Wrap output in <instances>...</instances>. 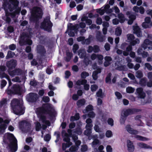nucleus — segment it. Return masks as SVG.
<instances>
[{
  "instance_id": "obj_1",
  "label": "nucleus",
  "mask_w": 152,
  "mask_h": 152,
  "mask_svg": "<svg viewBox=\"0 0 152 152\" xmlns=\"http://www.w3.org/2000/svg\"><path fill=\"white\" fill-rule=\"evenodd\" d=\"M10 105L13 113L16 115H22L24 113L23 104L18 99L14 98L11 101Z\"/></svg>"
},
{
  "instance_id": "obj_2",
  "label": "nucleus",
  "mask_w": 152,
  "mask_h": 152,
  "mask_svg": "<svg viewBox=\"0 0 152 152\" xmlns=\"http://www.w3.org/2000/svg\"><path fill=\"white\" fill-rule=\"evenodd\" d=\"M43 15L42 12L39 7L34 8L31 11L30 20L31 22H38L42 19Z\"/></svg>"
},
{
  "instance_id": "obj_3",
  "label": "nucleus",
  "mask_w": 152,
  "mask_h": 152,
  "mask_svg": "<svg viewBox=\"0 0 152 152\" xmlns=\"http://www.w3.org/2000/svg\"><path fill=\"white\" fill-rule=\"evenodd\" d=\"M7 138L10 142L9 146L11 152H15L18 150L17 140L14 135L8 133L7 134Z\"/></svg>"
},
{
  "instance_id": "obj_4",
  "label": "nucleus",
  "mask_w": 152,
  "mask_h": 152,
  "mask_svg": "<svg viewBox=\"0 0 152 152\" xmlns=\"http://www.w3.org/2000/svg\"><path fill=\"white\" fill-rule=\"evenodd\" d=\"M53 23L50 20V17L47 16L44 18L43 20L40 23V28L48 32H51L52 31Z\"/></svg>"
},
{
  "instance_id": "obj_5",
  "label": "nucleus",
  "mask_w": 152,
  "mask_h": 152,
  "mask_svg": "<svg viewBox=\"0 0 152 152\" xmlns=\"http://www.w3.org/2000/svg\"><path fill=\"white\" fill-rule=\"evenodd\" d=\"M54 111V110L49 103L44 104L42 107L40 109V112L48 114L50 119H52L55 116V112Z\"/></svg>"
},
{
  "instance_id": "obj_6",
  "label": "nucleus",
  "mask_w": 152,
  "mask_h": 152,
  "mask_svg": "<svg viewBox=\"0 0 152 152\" xmlns=\"http://www.w3.org/2000/svg\"><path fill=\"white\" fill-rule=\"evenodd\" d=\"M7 93L9 95L18 94L21 95L22 93L21 88L19 85L14 84L11 87V89L7 88Z\"/></svg>"
},
{
  "instance_id": "obj_7",
  "label": "nucleus",
  "mask_w": 152,
  "mask_h": 152,
  "mask_svg": "<svg viewBox=\"0 0 152 152\" xmlns=\"http://www.w3.org/2000/svg\"><path fill=\"white\" fill-rule=\"evenodd\" d=\"M78 55L79 56L80 58H84V61L86 66L88 64H92V61L90 58L86 56V51L83 49H80L78 50Z\"/></svg>"
},
{
  "instance_id": "obj_8",
  "label": "nucleus",
  "mask_w": 152,
  "mask_h": 152,
  "mask_svg": "<svg viewBox=\"0 0 152 152\" xmlns=\"http://www.w3.org/2000/svg\"><path fill=\"white\" fill-rule=\"evenodd\" d=\"M19 126L20 129L27 132L30 129L31 124L29 122L23 120L19 122Z\"/></svg>"
},
{
  "instance_id": "obj_9",
  "label": "nucleus",
  "mask_w": 152,
  "mask_h": 152,
  "mask_svg": "<svg viewBox=\"0 0 152 152\" xmlns=\"http://www.w3.org/2000/svg\"><path fill=\"white\" fill-rule=\"evenodd\" d=\"M38 95L34 93H30L27 95V100L29 102L34 103L36 102L39 99Z\"/></svg>"
},
{
  "instance_id": "obj_10",
  "label": "nucleus",
  "mask_w": 152,
  "mask_h": 152,
  "mask_svg": "<svg viewBox=\"0 0 152 152\" xmlns=\"http://www.w3.org/2000/svg\"><path fill=\"white\" fill-rule=\"evenodd\" d=\"M141 110L138 109H127L124 110L122 112L121 114L126 117L130 115L135 113H136L140 112Z\"/></svg>"
},
{
  "instance_id": "obj_11",
  "label": "nucleus",
  "mask_w": 152,
  "mask_h": 152,
  "mask_svg": "<svg viewBox=\"0 0 152 152\" xmlns=\"http://www.w3.org/2000/svg\"><path fill=\"white\" fill-rule=\"evenodd\" d=\"M7 67H0V78H5L7 80H10V77L4 72L7 70Z\"/></svg>"
},
{
  "instance_id": "obj_12",
  "label": "nucleus",
  "mask_w": 152,
  "mask_h": 152,
  "mask_svg": "<svg viewBox=\"0 0 152 152\" xmlns=\"http://www.w3.org/2000/svg\"><path fill=\"white\" fill-rule=\"evenodd\" d=\"M136 92L138 98L144 99L145 96V94L143 91V89L142 88H137L136 90Z\"/></svg>"
},
{
  "instance_id": "obj_13",
  "label": "nucleus",
  "mask_w": 152,
  "mask_h": 152,
  "mask_svg": "<svg viewBox=\"0 0 152 152\" xmlns=\"http://www.w3.org/2000/svg\"><path fill=\"white\" fill-rule=\"evenodd\" d=\"M37 52L41 56H43L46 53V51L44 46L40 45L37 46Z\"/></svg>"
},
{
  "instance_id": "obj_14",
  "label": "nucleus",
  "mask_w": 152,
  "mask_h": 152,
  "mask_svg": "<svg viewBox=\"0 0 152 152\" xmlns=\"http://www.w3.org/2000/svg\"><path fill=\"white\" fill-rule=\"evenodd\" d=\"M39 117L40 120L42 121V123L45 124L47 126H49L50 125V123L48 120H46V117L43 115L42 114H40L39 115Z\"/></svg>"
},
{
  "instance_id": "obj_15",
  "label": "nucleus",
  "mask_w": 152,
  "mask_h": 152,
  "mask_svg": "<svg viewBox=\"0 0 152 152\" xmlns=\"http://www.w3.org/2000/svg\"><path fill=\"white\" fill-rule=\"evenodd\" d=\"M126 128L127 131L132 134H136L138 133V131L137 130L134 129L131 127L129 125H128L126 126Z\"/></svg>"
},
{
  "instance_id": "obj_16",
  "label": "nucleus",
  "mask_w": 152,
  "mask_h": 152,
  "mask_svg": "<svg viewBox=\"0 0 152 152\" xmlns=\"http://www.w3.org/2000/svg\"><path fill=\"white\" fill-rule=\"evenodd\" d=\"M148 45L152 46V41L146 39L144 40L143 44L141 45V47L143 48L144 50H145L147 48Z\"/></svg>"
},
{
  "instance_id": "obj_17",
  "label": "nucleus",
  "mask_w": 152,
  "mask_h": 152,
  "mask_svg": "<svg viewBox=\"0 0 152 152\" xmlns=\"http://www.w3.org/2000/svg\"><path fill=\"white\" fill-rule=\"evenodd\" d=\"M128 150L129 152H133L134 149V147L132 142L130 140L127 141Z\"/></svg>"
},
{
  "instance_id": "obj_18",
  "label": "nucleus",
  "mask_w": 152,
  "mask_h": 152,
  "mask_svg": "<svg viewBox=\"0 0 152 152\" xmlns=\"http://www.w3.org/2000/svg\"><path fill=\"white\" fill-rule=\"evenodd\" d=\"M134 33L136 34L137 36L140 37L142 36V34L140 28L138 26L133 27Z\"/></svg>"
},
{
  "instance_id": "obj_19",
  "label": "nucleus",
  "mask_w": 152,
  "mask_h": 152,
  "mask_svg": "<svg viewBox=\"0 0 152 152\" xmlns=\"http://www.w3.org/2000/svg\"><path fill=\"white\" fill-rule=\"evenodd\" d=\"M105 61L104 63V65L105 66H109L111 63L112 61V58L110 56H106L104 58Z\"/></svg>"
},
{
  "instance_id": "obj_20",
  "label": "nucleus",
  "mask_w": 152,
  "mask_h": 152,
  "mask_svg": "<svg viewBox=\"0 0 152 152\" xmlns=\"http://www.w3.org/2000/svg\"><path fill=\"white\" fill-rule=\"evenodd\" d=\"M20 43L22 45H25L26 44L29 45H31L32 43V41L31 39L27 38L26 40L22 39L20 41Z\"/></svg>"
},
{
  "instance_id": "obj_21",
  "label": "nucleus",
  "mask_w": 152,
  "mask_h": 152,
  "mask_svg": "<svg viewBox=\"0 0 152 152\" xmlns=\"http://www.w3.org/2000/svg\"><path fill=\"white\" fill-rule=\"evenodd\" d=\"M17 62L16 60L12 59L7 63V66H16Z\"/></svg>"
},
{
  "instance_id": "obj_22",
  "label": "nucleus",
  "mask_w": 152,
  "mask_h": 152,
  "mask_svg": "<svg viewBox=\"0 0 152 152\" xmlns=\"http://www.w3.org/2000/svg\"><path fill=\"white\" fill-rule=\"evenodd\" d=\"M68 28L70 31L74 30L76 33L79 31L77 24L75 26H73L72 23H70L69 25L68 26Z\"/></svg>"
},
{
  "instance_id": "obj_23",
  "label": "nucleus",
  "mask_w": 152,
  "mask_h": 152,
  "mask_svg": "<svg viewBox=\"0 0 152 152\" xmlns=\"http://www.w3.org/2000/svg\"><path fill=\"white\" fill-rule=\"evenodd\" d=\"M9 68L7 72L11 76L13 77L16 75L15 69L13 70V67H8ZM15 67H14L15 68Z\"/></svg>"
},
{
  "instance_id": "obj_24",
  "label": "nucleus",
  "mask_w": 152,
  "mask_h": 152,
  "mask_svg": "<svg viewBox=\"0 0 152 152\" xmlns=\"http://www.w3.org/2000/svg\"><path fill=\"white\" fill-rule=\"evenodd\" d=\"M96 37L97 41L100 42H102L104 40L103 36L101 34V32L99 31L97 32Z\"/></svg>"
},
{
  "instance_id": "obj_25",
  "label": "nucleus",
  "mask_w": 152,
  "mask_h": 152,
  "mask_svg": "<svg viewBox=\"0 0 152 152\" xmlns=\"http://www.w3.org/2000/svg\"><path fill=\"white\" fill-rule=\"evenodd\" d=\"M62 134H64V136L65 137H64L63 139V140L64 141L67 142H68L70 141V139L69 138L70 137L69 136V135L68 133H66L64 130L62 131Z\"/></svg>"
},
{
  "instance_id": "obj_26",
  "label": "nucleus",
  "mask_w": 152,
  "mask_h": 152,
  "mask_svg": "<svg viewBox=\"0 0 152 152\" xmlns=\"http://www.w3.org/2000/svg\"><path fill=\"white\" fill-rule=\"evenodd\" d=\"M138 146L140 148H144L145 149H152V147L146 144L140 143L138 144Z\"/></svg>"
},
{
  "instance_id": "obj_27",
  "label": "nucleus",
  "mask_w": 152,
  "mask_h": 152,
  "mask_svg": "<svg viewBox=\"0 0 152 152\" xmlns=\"http://www.w3.org/2000/svg\"><path fill=\"white\" fill-rule=\"evenodd\" d=\"M129 20L128 21V23L129 25L132 24L133 21L136 19V16L134 14H131L129 16Z\"/></svg>"
},
{
  "instance_id": "obj_28",
  "label": "nucleus",
  "mask_w": 152,
  "mask_h": 152,
  "mask_svg": "<svg viewBox=\"0 0 152 152\" xmlns=\"http://www.w3.org/2000/svg\"><path fill=\"white\" fill-rule=\"evenodd\" d=\"M73 133L77 134L78 135H81L82 133V131L80 127H77L75 129L72 130Z\"/></svg>"
},
{
  "instance_id": "obj_29",
  "label": "nucleus",
  "mask_w": 152,
  "mask_h": 152,
  "mask_svg": "<svg viewBox=\"0 0 152 152\" xmlns=\"http://www.w3.org/2000/svg\"><path fill=\"white\" fill-rule=\"evenodd\" d=\"M93 109V107L91 105L89 104L86 107L85 109L83 110V113H86L92 110Z\"/></svg>"
},
{
  "instance_id": "obj_30",
  "label": "nucleus",
  "mask_w": 152,
  "mask_h": 152,
  "mask_svg": "<svg viewBox=\"0 0 152 152\" xmlns=\"http://www.w3.org/2000/svg\"><path fill=\"white\" fill-rule=\"evenodd\" d=\"M86 100L84 99H82L78 100L77 102V105L79 107L83 106L85 104Z\"/></svg>"
},
{
  "instance_id": "obj_31",
  "label": "nucleus",
  "mask_w": 152,
  "mask_h": 152,
  "mask_svg": "<svg viewBox=\"0 0 152 152\" xmlns=\"http://www.w3.org/2000/svg\"><path fill=\"white\" fill-rule=\"evenodd\" d=\"M147 80L146 78L145 77L142 78L140 80L139 84L142 86H145L146 85Z\"/></svg>"
},
{
  "instance_id": "obj_32",
  "label": "nucleus",
  "mask_w": 152,
  "mask_h": 152,
  "mask_svg": "<svg viewBox=\"0 0 152 152\" xmlns=\"http://www.w3.org/2000/svg\"><path fill=\"white\" fill-rule=\"evenodd\" d=\"M110 7V6L108 4L106 5L104 7V10L105 12L107 14L110 13L113 11L112 9H109Z\"/></svg>"
},
{
  "instance_id": "obj_33",
  "label": "nucleus",
  "mask_w": 152,
  "mask_h": 152,
  "mask_svg": "<svg viewBox=\"0 0 152 152\" xmlns=\"http://www.w3.org/2000/svg\"><path fill=\"white\" fill-rule=\"evenodd\" d=\"M7 127V125L4 124L0 125V134H2L4 133V130Z\"/></svg>"
},
{
  "instance_id": "obj_34",
  "label": "nucleus",
  "mask_w": 152,
  "mask_h": 152,
  "mask_svg": "<svg viewBox=\"0 0 152 152\" xmlns=\"http://www.w3.org/2000/svg\"><path fill=\"white\" fill-rule=\"evenodd\" d=\"M66 57L65 60L67 62L71 60L72 57V56L73 54L72 52H69L66 51Z\"/></svg>"
},
{
  "instance_id": "obj_35",
  "label": "nucleus",
  "mask_w": 152,
  "mask_h": 152,
  "mask_svg": "<svg viewBox=\"0 0 152 152\" xmlns=\"http://www.w3.org/2000/svg\"><path fill=\"white\" fill-rule=\"evenodd\" d=\"M15 72H16V75H22V76H25V72L24 71H23L21 69H15Z\"/></svg>"
},
{
  "instance_id": "obj_36",
  "label": "nucleus",
  "mask_w": 152,
  "mask_h": 152,
  "mask_svg": "<svg viewBox=\"0 0 152 152\" xmlns=\"http://www.w3.org/2000/svg\"><path fill=\"white\" fill-rule=\"evenodd\" d=\"M103 57L102 55L96 54V59L98 60L99 64H102V60L103 59Z\"/></svg>"
},
{
  "instance_id": "obj_37",
  "label": "nucleus",
  "mask_w": 152,
  "mask_h": 152,
  "mask_svg": "<svg viewBox=\"0 0 152 152\" xmlns=\"http://www.w3.org/2000/svg\"><path fill=\"white\" fill-rule=\"evenodd\" d=\"M87 82V80L86 79L78 80L76 83V84L78 86H80L81 85H83L86 83Z\"/></svg>"
},
{
  "instance_id": "obj_38",
  "label": "nucleus",
  "mask_w": 152,
  "mask_h": 152,
  "mask_svg": "<svg viewBox=\"0 0 152 152\" xmlns=\"http://www.w3.org/2000/svg\"><path fill=\"white\" fill-rule=\"evenodd\" d=\"M15 55V53L14 52L10 50H9L8 51L7 55L6 57V58L7 59H8L10 58H12Z\"/></svg>"
},
{
  "instance_id": "obj_39",
  "label": "nucleus",
  "mask_w": 152,
  "mask_h": 152,
  "mask_svg": "<svg viewBox=\"0 0 152 152\" xmlns=\"http://www.w3.org/2000/svg\"><path fill=\"white\" fill-rule=\"evenodd\" d=\"M118 17L120 19V21L121 23H123L125 20L124 15L122 13L119 14L118 15Z\"/></svg>"
},
{
  "instance_id": "obj_40",
  "label": "nucleus",
  "mask_w": 152,
  "mask_h": 152,
  "mask_svg": "<svg viewBox=\"0 0 152 152\" xmlns=\"http://www.w3.org/2000/svg\"><path fill=\"white\" fill-rule=\"evenodd\" d=\"M104 94L102 92V90L99 89L96 93V95L98 97H99L101 98H103L104 97Z\"/></svg>"
},
{
  "instance_id": "obj_41",
  "label": "nucleus",
  "mask_w": 152,
  "mask_h": 152,
  "mask_svg": "<svg viewBox=\"0 0 152 152\" xmlns=\"http://www.w3.org/2000/svg\"><path fill=\"white\" fill-rule=\"evenodd\" d=\"M104 137V134L103 132L100 133L99 132H96V138L102 139Z\"/></svg>"
},
{
  "instance_id": "obj_42",
  "label": "nucleus",
  "mask_w": 152,
  "mask_h": 152,
  "mask_svg": "<svg viewBox=\"0 0 152 152\" xmlns=\"http://www.w3.org/2000/svg\"><path fill=\"white\" fill-rule=\"evenodd\" d=\"M91 42V39L90 37V36L89 37L86 39H84V41L82 42L83 45H89Z\"/></svg>"
},
{
  "instance_id": "obj_43",
  "label": "nucleus",
  "mask_w": 152,
  "mask_h": 152,
  "mask_svg": "<svg viewBox=\"0 0 152 152\" xmlns=\"http://www.w3.org/2000/svg\"><path fill=\"white\" fill-rule=\"evenodd\" d=\"M7 104V99L3 98L0 102V108H1L3 106Z\"/></svg>"
},
{
  "instance_id": "obj_44",
  "label": "nucleus",
  "mask_w": 152,
  "mask_h": 152,
  "mask_svg": "<svg viewBox=\"0 0 152 152\" xmlns=\"http://www.w3.org/2000/svg\"><path fill=\"white\" fill-rule=\"evenodd\" d=\"M122 33L121 28L120 27H118L115 29V34L117 36H120Z\"/></svg>"
},
{
  "instance_id": "obj_45",
  "label": "nucleus",
  "mask_w": 152,
  "mask_h": 152,
  "mask_svg": "<svg viewBox=\"0 0 152 152\" xmlns=\"http://www.w3.org/2000/svg\"><path fill=\"white\" fill-rule=\"evenodd\" d=\"M89 75V74L88 72H87L85 71H83L82 72L81 74V77L85 79Z\"/></svg>"
},
{
  "instance_id": "obj_46",
  "label": "nucleus",
  "mask_w": 152,
  "mask_h": 152,
  "mask_svg": "<svg viewBox=\"0 0 152 152\" xmlns=\"http://www.w3.org/2000/svg\"><path fill=\"white\" fill-rule=\"evenodd\" d=\"M92 51L95 53V45H94L93 47L91 46H89L88 49L87 50V52L88 53H91Z\"/></svg>"
},
{
  "instance_id": "obj_47",
  "label": "nucleus",
  "mask_w": 152,
  "mask_h": 152,
  "mask_svg": "<svg viewBox=\"0 0 152 152\" xmlns=\"http://www.w3.org/2000/svg\"><path fill=\"white\" fill-rule=\"evenodd\" d=\"M78 148L75 145L71 146L69 149V151L70 152H75L77 151Z\"/></svg>"
},
{
  "instance_id": "obj_48",
  "label": "nucleus",
  "mask_w": 152,
  "mask_h": 152,
  "mask_svg": "<svg viewBox=\"0 0 152 152\" xmlns=\"http://www.w3.org/2000/svg\"><path fill=\"white\" fill-rule=\"evenodd\" d=\"M135 89L131 87H128L126 88V91L127 93H132L134 91Z\"/></svg>"
},
{
  "instance_id": "obj_49",
  "label": "nucleus",
  "mask_w": 152,
  "mask_h": 152,
  "mask_svg": "<svg viewBox=\"0 0 152 152\" xmlns=\"http://www.w3.org/2000/svg\"><path fill=\"white\" fill-rule=\"evenodd\" d=\"M112 76L111 73H109L106 77L105 79L106 82L107 83H111L110 77Z\"/></svg>"
},
{
  "instance_id": "obj_50",
  "label": "nucleus",
  "mask_w": 152,
  "mask_h": 152,
  "mask_svg": "<svg viewBox=\"0 0 152 152\" xmlns=\"http://www.w3.org/2000/svg\"><path fill=\"white\" fill-rule=\"evenodd\" d=\"M143 73L140 71H137L136 73V76L138 78H141L143 77Z\"/></svg>"
},
{
  "instance_id": "obj_51",
  "label": "nucleus",
  "mask_w": 152,
  "mask_h": 152,
  "mask_svg": "<svg viewBox=\"0 0 152 152\" xmlns=\"http://www.w3.org/2000/svg\"><path fill=\"white\" fill-rule=\"evenodd\" d=\"M79 48V45L77 44H75L73 45L72 50L74 53H77V50Z\"/></svg>"
},
{
  "instance_id": "obj_52",
  "label": "nucleus",
  "mask_w": 152,
  "mask_h": 152,
  "mask_svg": "<svg viewBox=\"0 0 152 152\" xmlns=\"http://www.w3.org/2000/svg\"><path fill=\"white\" fill-rule=\"evenodd\" d=\"M78 30L80 28H84L86 26V24L84 23L81 22L79 24H77Z\"/></svg>"
},
{
  "instance_id": "obj_53",
  "label": "nucleus",
  "mask_w": 152,
  "mask_h": 152,
  "mask_svg": "<svg viewBox=\"0 0 152 152\" xmlns=\"http://www.w3.org/2000/svg\"><path fill=\"white\" fill-rule=\"evenodd\" d=\"M41 128V125L40 123L37 122L35 125V130L37 131H39L40 129Z\"/></svg>"
},
{
  "instance_id": "obj_54",
  "label": "nucleus",
  "mask_w": 152,
  "mask_h": 152,
  "mask_svg": "<svg viewBox=\"0 0 152 152\" xmlns=\"http://www.w3.org/2000/svg\"><path fill=\"white\" fill-rule=\"evenodd\" d=\"M88 149V147L86 145H81V151L82 152H85L87 151Z\"/></svg>"
},
{
  "instance_id": "obj_55",
  "label": "nucleus",
  "mask_w": 152,
  "mask_h": 152,
  "mask_svg": "<svg viewBox=\"0 0 152 152\" xmlns=\"http://www.w3.org/2000/svg\"><path fill=\"white\" fill-rule=\"evenodd\" d=\"M142 27L145 28H149L151 27V25L150 23L145 22H143L142 24Z\"/></svg>"
},
{
  "instance_id": "obj_56",
  "label": "nucleus",
  "mask_w": 152,
  "mask_h": 152,
  "mask_svg": "<svg viewBox=\"0 0 152 152\" xmlns=\"http://www.w3.org/2000/svg\"><path fill=\"white\" fill-rule=\"evenodd\" d=\"M44 139L45 141L48 142L51 139V136L50 134H47L44 137Z\"/></svg>"
},
{
  "instance_id": "obj_57",
  "label": "nucleus",
  "mask_w": 152,
  "mask_h": 152,
  "mask_svg": "<svg viewBox=\"0 0 152 152\" xmlns=\"http://www.w3.org/2000/svg\"><path fill=\"white\" fill-rule=\"evenodd\" d=\"M127 39L129 41H132L134 39V37L132 34H128L127 35Z\"/></svg>"
},
{
  "instance_id": "obj_58",
  "label": "nucleus",
  "mask_w": 152,
  "mask_h": 152,
  "mask_svg": "<svg viewBox=\"0 0 152 152\" xmlns=\"http://www.w3.org/2000/svg\"><path fill=\"white\" fill-rule=\"evenodd\" d=\"M135 137L137 138V139L141 140H146L148 139L146 137H144L141 136H139V135H136L135 136Z\"/></svg>"
},
{
  "instance_id": "obj_59",
  "label": "nucleus",
  "mask_w": 152,
  "mask_h": 152,
  "mask_svg": "<svg viewBox=\"0 0 152 152\" xmlns=\"http://www.w3.org/2000/svg\"><path fill=\"white\" fill-rule=\"evenodd\" d=\"M19 3V2L17 0H14L12 2V4L13 5L15 8H16L18 7Z\"/></svg>"
},
{
  "instance_id": "obj_60",
  "label": "nucleus",
  "mask_w": 152,
  "mask_h": 152,
  "mask_svg": "<svg viewBox=\"0 0 152 152\" xmlns=\"http://www.w3.org/2000/svg\"><path fill=\"white\" fill-rule=\"evenodd\" d=\"M91 133V129H86V130H85L84 132V134L87 136L90 135Z\"/></svg>"
},
{
  "instance_id": "obj_61",
  "label": "nucleus",
  "mask_w": 152,
  "mask_h": 152,
  "mask_svg": "<svg viewBox=\"0 0 152 152\" xmlns=\"http://www.w3.org/2000/svg\"><path fill=\"white\" fill-rule=\"evenodd\" d=\"M42 101L45 103H48L49 102L50 99L48 96H44L42 98Z\"/></svg>"
},
{
  "instance_id": "obj_62",
  "label": "nucleus",
  "mask_w": 152,
  "mask_h": 152,
  "mask_svg": "<svg viewBox=\"0 0 152 152\" xmlns=\"http://www.w3.org/2000/svg\"><path fill=\"white\" fill-rule=\"evenodd\" d=\"M126 119V117L123 115L122 114H121V116L120 119V122L121 124H124Z\"/></svg>"
},
{
  "instance_id": "obj_63",
  "label": "nucleus",
  "mask_w": 152,
  "mask_h": 152,
  "mask_svg": "<svg viewBox=\"0 0 152 152\" xmlns=\"http://www.w3.org/2000/svg\"><path fill=\"white\" fill-rule=\"evenodd\" d=\"M16 45L13 44H11L9 46V49L11 50H14L16 49Z\"/></svg>"
},
{
  "instance_id": "obj_64",
  "label": "nucleus",
  "mask_w": 152,
  "mask_h": 152,
  "mask_svg": "<svg viewBox=\"0 0 152 152\" xmlns=\"http://www.w3.org/2000/svg\"><path fill=\"white\" fill-rule=\"evenodd\" d=\"M106 136L107 137H111L112 135V133L111 131L108 130L106 133Z\"/></svg>"
}]
</instances>
